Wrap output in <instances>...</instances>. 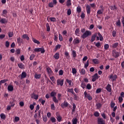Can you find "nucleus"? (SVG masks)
<instances>
[{
  "instance_id": "nucleus-46",
  "label": "nucleus",
  "mask_w": 124,
  "mask_h": 124,
  "mask_svg": "<svg viewBox=\"0 0 124 124\" xmlns=\"http://www.w3.org/2000/svg\"><path fill=\"white\" fill-rule=\"evenodd\" d=\"M0 117L1 119H2L3 120H5V114L3 113H1L0 115Z\"/></svg>"
},
{
  "instance_id": "nucleus-55",
  "label": "nucleus",
  "mask_w": 124,
  "mask_h": 124,
  "mask_svg": "<svg viewBox=\"0 0 124 124\" xmlns=\"http://www.w3.org/2000/svg\"><path fill=\"white\" fill-rule=\"evenodd\" d=\"M50 80H52V82L55 84V82H56V79H55V78H54V77H51L50 78Z\"/></svg>"
},
{
  "instance_id": "nucleus-37",
  "label": "nucleus",
  "mask_w": 124,
  "mask_h": 124,
  "mask_svg": "<svg viewBox=\"0 0 124 124\" xmlns=\"http://www.w3.org/2000/svg\"><path fill=\"white\" fill-rule=\"evenodd\" d=\"M52 99L54 103H59V100L57 99L56 97H53Z\"/></svg>"
},
{
  "instance_id": "nucleus-27",
  "label": "nucleus",
  "mask_w": 124,
  "mask_h": 124,
  "mask_svg": "<svg viewBox=\"0 0 124 124\" xmlns=\"http://www.w3.org/2000/svg\"><path fill=\"white\" fill-rule=\"evenodd\" d=\"M8 21L7 19H6V18H1V21L0 23H1L2 24H6V23H7Z\"/></svg>"
},
{
  "instance_id": "nucleus-30",
  "label": "nucleus",
  "mask_w": 124,
  "mask_h": 124,
  "mask_svg": "<svg viewBox=\"0 0 124 124\" xmlns=\"http://www.w3.org/2000/svg\"><path fill=\"white\" fill-rule=\"evenodd\" d=\"M110 9H111V10H117L118 9V7H117V6H116L115 5L114 6H110L109 7Z\"/></svg>"
},
{
  "instance_id": "nucleus-20",
  "label": "nucleus",
  "mask_w": 124,
  "mask_h": 124,
  "mask_svg": "<svg viewBox=\"0 0 124 124\" xmlns=\"http://www.w3.org/2000/svg\"><path fill=\"white\" fill-rule=\"evenodd\" d=\"M26 77H27V73H26V72H22L21 73L20 78L24 79V78H26Z\"/></svg>"
},
{
  "instance_id": "nucleus-17",
  "label": "nucleus",
  "mask_w": 124,
  "mask_h": 124,
  "mask_svg": "<svg viewBox=\"0 0 124 124\" xmlns=\"http://www.w3.org/2000/svg\"><path fill=\"white\" fill-rule=\"evenodd\" d=\"M68 107V103H67V102H64L63 104H61V107L63 109H64L65 107Z\"/></svg>"
},
{
  "instance_id": "nucleus-40",
  "label": "nucleus",
  "mask_w": 124,
  "mask_h": 124,
  "mask_svg": "<svg viewBox=\"0 0 124 124\" xmlns=\"http://www.w3.org/2000/svg\"><path fill=\"white\" fill-rule=\"evenodd\" d=\"M118 46H119V43H115L112 45V48H117V47H118Z\"/></svg>"
},
{
  "instance_id": "nucleus-43",
  "label": "nucleus",
  "mask_w": 124,
  "mask_h": 124,
  "mask_svg": "<svg viewBox=\"0 0 124 124\" xmlns=\"http://www.w3.org/2000/svg\"><path fill=\"white\" fill-rule=\"evenodd\" d=\"M86 89L87 90H92V85H91V84L90 83L87 84L86 86Z\"/></svg>"
},
{
  "instance_id": "nucleus-32",
  "label": "nucleus",
  "mask_w": 124,
  "mask_h": 124,
  "mask_svg": "<svg viewBox=\"0 0 124 124\" xmlns=\"http://www.w3.org/2000/svg\"><path fill=\"white\" fill-rule=\"evenodd\" d=\"M56 94H57V93L53 91L50 93V96L52 98L56 97Z\"/></svg>"
},
{
  "instance_id": "nucleus-25",
  "label": "nucleus",
  "mask_w": 124,
  "mask_h": 124,
  "mask_svg": "<svg viewBox=\"0 0 124 124\" xmlns=\"http://www.w3.org/2000/svg\"><path fill=\"white\" fill-rule=\"evenodd\" d=\"M7 90L9 91V92H12L13 90H14V88L12 85H9L8 86Z\"/></svg>"
},
{
  "instance_id": "nucleus-29",
  "label": "nucleus",
  "mask_w": 124,
  "mask_h": 124,
  "mask_svg": "<svg viewBox=\"0 0 124 124\" xmlns=\"http://www.w3.org/2000/svg\"><path fill=\"white\" fill-rule=\"evenodd\" d=\"M34 78L35 79H40L41 78V74H35Z\"/></svg>"
},
{
  "instance_id": "nucleus-22",
  "label": "nucleus",
  "mask_w": 124,
  "mask_h": 124,
  "mask_svg": "<svg viewBox=\"0 0 124 124\" xmlns=\"http://www.w3.org/2000/svg\"><path fill=\"white\" fill-rule=\"evenodd\" d=\"M53 58H54L55 60H59L60 59V53L59 52L55 53L53 56Z\"/></svg>"
},
{
  "instance_id": "nucleus-62",
  "label": "nucleus",
  "mask_w": 124,
  "mask_h": 124,
  "mask_svg": "<svg viewBox=\"0 0 124 124\" xmlns=\"http://www.w3.org/2000/svg\"><path fill=\"white\" fill-rule=\"evenodd\" d=\"M104 48L106 50H108V49H109V45L108 44H105L104 45Z\"/></svg>"
},
{
  "instance_id": "nucleus-44",
  "label": "nucleus",
  "mask_w": 124,
  "mask_h": 124,
  "mask_svg": "<svg viewBox=\"0 0 124 124\" xmlns=\"http://www.w3.org/2000/svg\"><path fill=\"white\" fill-rule=\"evenodd\" d=\"M7 81H8V79L1 80L0 81V85H1V84H4V83H6V82H7Z\"/></svg>"
},
{
  "instance_id": "nucleus-36",
  "label": "nucleus",
  "mask_w": 124,
  "mask_h": 124,
  "mask_svg": "<svg viewBox=\"0 0 124 124\" xmlns=\"http://www.w3.org/2000/svg\"><path fill=\"white\" fill-rule=\"evenodd\" d=\"M77 11L78 13H81V11H82V9H81V7L80 6H78L77 8Z\"/></svg>"
},
{
  "instance_id": "nucleus-31",
  "label": "nucleus",
  "mask_w": 124,
  "mask_h": 124,
  "mask_svg": "<svg viewBox=\"0 0 124 124\" xmlns=\"http://www.w3.org/2000/svg\"><path fill=\"white\" fill-rule=\"evenodd\" d=\"M46 28L47 31H51V28H50V25H49V23H47L46 24Z\"/></svg>"
},
{
  "instance_id": "nucleus-50",
  "label": "nucleus",
  "mask_w": 124,
  "mask_h": 124,
  "mask_svg": "<svg viewBox=\"0 0 124 124\" xmlns=\"http://www.w3.org/2000/svg\"><path fill=\"white\" fill-rule=\"evenodd\" d=\"M61 47H62V45H57L55 46V51H57V50H58V49H61Z\"/></svg>"
},
{
  "instance_id": "nucleus-16",
  "label": "nucleus",
  "mask_w": 124,
  "mask_h": 124,
  "mask_svg": "<svg viewBox=\"0 0 124 124\" xmlns=\"http://www.w3.org/2000/svg\"><path fill=\"white\" fill-rule=\"evenodd\" d=\"M117 75H114L113 76V75H111L110 76V79H112V81L114 82V81H116L117 80Z\"/></svg>"
},
{
  "instance_id": "nucleus-24",
  "label": "nucleus",
  "mask_w": 124,
  "mask_h": 124,
  "mask_svg": "<svg viewBox=\"0 0 124 124\" xmlns=\"http://www.w3.org/2000/svg\"><path fill=\"white\" fill-rule=\"evenodd\" d=\"M32 41H33L34 43H35L36 44H38V45H39V44H40V42H39V41L36 40L34 38H32Z\"/></svg>"
},
{
  "instance_id": "nucleus-47",
  "label": "nucleus",
  "mask_w": 124,
  "mask_h": 124,
  "mask_svg": "<svg viewBox=\"0 0 124 124\" xmlns=\"http://www.w3.org/2000/svg\"><path fill=\"white\" fill-rule=\"evenodd\" d=\"M66 5L67 6H70V5H71V0H67Z\"/></svg>"
},
{
  "instance_id": "nucleus-53",
  "label": "nucleus",
  "mask_w": 124,
  "mask_h": 124,
  "mask_svg": "<svg viewBox=\"0 0 124 124\" xmlns=\"http://www.w3.org/2000/svg\"><path fill=\"white\" fill-rule=\"evenodd\" d=\"M35 57V55L34 54H31L30 57V61H32L33 59H34V57Z\"/></svg>"
},
{
  "instance_id": "nucleus-60",
  "label": "nucleus",
  "mask_w": 124,
  "mask_h": 124,
  "mask_svg": "<svg viewBox=\"0 0 124 124\" xmlns=\"http://www.w3.org/2000/svg\"><path fill=\"white\" fill-rule=\"evenodd\" d=\"M95 46L97 47L98 48H99V47H101V44H100V42H98L95 44Z\"/></svg>"
},
{
  "instance_id": "nucleus-23",
  "label": "nucleus",
  "mask_w": 124,
  "mask_h": 124,
  "mask_svg": "<svg viewBox=\"0 0 124 124\" xmlns=\"http://www.w3.org/2000/svg\"><path fill=\"white\" fill-rule=\"evenodd\" d=\"M92 62L93 63H94V64H98L99 63V60H98L97 59H93Z\"/></svg>"
},
{
  "instance_id": "nucleus-59",
  "label": "nucleus",
  "mask_w": 124,
  "mask_h": 124,
  "mask_svg": "<svg viewBox=\"0 0 124 124\" xmlns=\"http://www.w3.org/2000/svg\"><path fill=\"white\" fill-rule=\"evenodd\" d=\"M68 92L69 93H71L72 94H73V93H74V91L73 90V88L68 89Z\"/></svg>"
},
{
  "instance_id": "nucleus-57",
  "label": "nucleus",
  "mask_w": 124,
  "mask_h": 124,
  "mask_svg": "<svg viewBox=\"0 0 124 124\" xmlns=\"http://www.w3.org/2000/svg\"><path fill=\"white\" fill-rule=\"evenodd\" d=\"M81 88H82V89L86 88V83H85L84 82H82L81 84Z\"/></svg>"
},
{
  "instance_id": "nucleus-63",
  "label": "nucleus",
  "mask_w": 124,
  "mask_h": 124,
  "mask_svg": "<svg viewBox=\"0 0 124 124\" xmlns=\"http://www.w3.org/2000/svg\"><path fill=\"white\" fill-rule=\"evenodd\" d=\"M51 110H55L56 109L55 108V104H52L51 105Z\"/></svg>"
},
{
  "instance_id": "nucleus-52",
  "label": "nucleus",
  "mask_w": 124,
  "mask_h": 124,
  "mask_svg": "<svg viewBox=\"0 0 124 124\" xmlns=\"http://www.w3.org/2000/svg\"><path fill=\"white\" fill-rule=\"evenodd\" d=\"M17 43L21 44L22 43V39H21L20 37H18L17 39Z\"/></svg>"
},
{
  "instance_id": "nucleus-13",
  "label": "nucleus",
  "mask_w": 124,
  "mask_h": 124,
  "mask_svg": "<svg viewBox=\"0 0 124 124\" xmlns=\"http://www.w3.org/2000/svg\"><path fill=\"white\" fill-rule=\"evenodd\" d=\"M81 42V40L79 39V38H76L75 39L73 42V43L75 44H79Z\"/></svg>"
},
{
  "instance_id": "nucleus-6",
  "label": "nucleus",
  "mask_w": 124,
  "mask_h": 124,
  "mask_svg": "<svg viewBox=\"0 0 124 124\" xmlns=\"http://www.w3.org/2000/svg\"><path fill=\"white\" fill-rule=\"evenodd\" d=\"M56 116L57 121L59 122V123H61V122H62V117L61 116V114H60V113L57 112L56 113Z\"/></svg>"
},
{
  "instance_id": "nucleus-61",
  "label": "nucleus",
  "mask_w": 124,
  "mask_h": 124,
  "mask_svg": "<svg viewBox=\"0 0 124 124\" xmlns=\"http://www.w3.org/2000/svg\"><path fill=\"white\" fill-rule=\"evenodd\" d=\"M49 20L51 22H56V18L55 17H50Z\"/></svg>"
},
{
  "instance_id": "nucleus-19",
  "label": "nucleus",
  "mask_w": 124,
  "mask_h": 124,
  "mask_svg": "<svg viewBox=\"0 0 124 124\" xmlns=\"http://www.w3.org/2000/svg\"><path fill=\"white\" fill-rule=\"evenodd\" d=\"M39 96L38 95H37L36 94L33 93L31 95V98H34V99H35L36 100L38 99V97Z\"/></svg>"
},
{
  "instance_id": "nucleus-58",
  "label": "nucleus",
  "mask_w": 124,
  "mask_h": 124,
  "mask_svg": "<svg viewBox=\"0 0 124 124\" xmlns=\"http://www.w3.org/2000/svg\"><path fill=\"white\" fill-rule=\"evenodd\" d=\"M58 39H59V38L58 37V35H54V41H56V42H58Z\"/></svg>"
},
{
  "instance_id": "nucleus-4",
  "label": "nucleus",
  "mask_w": 124,
  "mask_h": 124,
  "mask_svg": "<svg viewBox=\"0 0 124 124\" xmlns=\"http://www.w3.org/2000/svg\"><path fill=\"white\" fill-rule=\"evenodd\" d=\"M34 52H41V54H44L45 53V49H44V47H38L35 48L34 50Z\"/></svg>"
},
{
  "instance_id": "nucleus-38",
  "label": "nucleus",
  "mask_w": 124,
  "mask_h": 124,
  "mask_svg": "<svg viewBox=\"0 0 124 124\" xmlns=\"http://www.w3.org/2000/svg\"><path fill=\"white\" fill-rule=\"evenodd\" d=\"M115 24L117 26V27H121V20L119 19L117 21H116Z\"/></svg>"
},
{
  "instance_id": "nucleus-11",
  "label": "nucleus",
  "mask_w": 124,
  "mask_h": 124,
  "mask_svg": "<svg viewBox=\"0 0 124 124\" xmlns=\"http://www.w3.org/2000/svg\"><path fill=\"white\" fill-rule=\"evenodd\" d=\"M106 90L109 93H111L112 92V86L111 85L108 84L106 87Z\"/></svg>"
},
{
  "instance_id": "nucleus-42",
  "label": "nucleus",
  "mask_w": 124,
  "mask_h": 124,
  "mask_svg": "<svg viewBox=\"0 0 124 124\" xmlns=\"http://www.w3.org/2000/svg\"><path fill=\"white\" fill-rule=\"evenodd\" d=\"M96 106L97 109H100V108H101V107L102 106V105H101L100 103H99L96 104Z\"/></svg>"
},
{
  "instance_id": "nucleus-5",
  "label": "nucleus",
  "mask_w": 124,
  "mask_h": 124,
  "mask_svg": "<svg viewBox=\"0 0 124 124\" xmlns=\"http://www.w3.org/2000/svg\"><path fill=\"white\" fill-rule=\"evenodd\" d=\"M101 9L98 10L97 12V15H101L103 14V12H104V7L103 6L101 5L100 6Z\"/></svg>"
},
{
  "instance_id": "nucleus-54",
  "label": "nucleus",
  "mask_w": 124,
  "mask_h": 124,
  "mask_svg": "<svg viewBox=\"0 0 124 124\" xmlns=\"http://www.w3.org/2000/svg\"><path fill=\"white\" fill-rule=\"evenodd\" d=\"M43 120L44 122H45V123H46V122H47V121H48V118H47V116H43Z\"/></svg>"
},
{
  "instance_id": "nucleus-51",
  "label": "nucleus",
  "mask_w": 124,
  "mask_h": 124,
  "mask_svg": "<svg viewBox=\"0 0 124 124\" xmlns=\"http://www.w3.org/2000/svg\"><path fill=\"white\" fill-rule=\"evenodd\" d=\"M67 14L68 16L71 15V9H68L67 11Z\"/></svg>"
},
{
  "instance_id": "nucleus-8",
  "label": "nucleus",
  "mask_w": 124,
  "mask_h": 124,
  "mask_svg": "<svg viewBox=\"0 0 124 124\" xmlns=\"http://www.w3.org/2000/svg\"><path fill=\"white\" fill-rule=\"evenodd\" d=\"M84 95L85 97H87V98H88V100H89L90 101L93 100L92 96H91L90 94H88V93H87L86 91L84 92Z\"/></svg>"
},
{
  "instance_id": "nucleus-48",
  "label": "nucleus",
  "mask_w": 124,
  "mask_h": 124,
  "mask_svg": "<svg viewBox=\"0 0 124 124\" xmlns=\"http://www.w3.org/2000/svg\"><path fill=\"white\" fill-rule=\"evenodd\" d=\"M93 115L95 117H99L100 114L98 111H95Z\"/></svg>"
},
{
  "instance_id": "nucleus-34",
  "label": "nucleus",
  "mask_w": 124,
  "mask_h": 124,
  "mask_svg": "<svg viewBox=\"0 0 124 124\" xmlns=\"http://www.w3.org/2000/svg\"><path fill=\"white\" fill-rule=\"evenodd\" d=\"M79 33H80V30L78 28H77L75 31V34L78 36H79Z\"/></svg>"
},
{
  "instance_id": "nucleus-21",
  "label": "nucleus",
  "mask_w": 124,
  "mask_h": 124,
  "mask_svg": "<svg viewBox=\"0 0 124 124\" xmlns=\"http://www.w3.org/2000/svg\"><path fill=\"white\" fill-rule=\"evenodd\" d=\"M18 67L20 68V69H25V65L23 64V63H19L17 64Z\"/></svg>"
},
{
  "instance_id": "nucleus-9",
  "label": "nucleus",
  "mask_w": 124,
  "mask_h": 124,
  "mask_svg": "<svg viewBox=\"0 0 124 124\" xmlns=\"http://www.w3.org/2000/svg\"><path fill=\"white\" fill-rule=\"evenodd\" d=\"M86 10L87 15H90L91 14V6L90 5H87Z\"/></svg>"
},
{
  "instance_id": "nucleus-45",
  "label": "nucleus",
  "mask_w": 124,
  "mask_h": 124,
  "mask_svg": "<svg viewBox=\"0 0 124 124\" xmlns=\"http://www.w3.org/2000/svg\"><path fill=\"white\" fill-rule=\"evenodd\" d=\"M50 120H51L52 123H56V122H57V120L54 117H51L50 118Z\"/></svg>"
},
{
  "instance_id": "nucleus-12",
  "label": "nucleus",
  "mask_w": 124,
  "mask_h": 124,
  "mask_svg": "<svg viewBox=\"0 0 124 124\" xmlns=\"http://www.w3.org/2000/svg\"><path fill=\"white\" fill-rule=\"evenodd\" d=\"M57 85L58 86H61V87H62V86H63V79H58Z\"/></svg>"
},
{
  "instance_id": "nucleus-14",
  "label": "nucleus",
  "mask_w": 124,
  "mask_h": 124,
  "mask_svg": "<svg viewBox=\"0 0 124 124\" xmlns=\"http://www.w3.org/2000/svg\"><path fill=\"white\" fill-rule=\"evenodd\" d=\"M7 13H8V11H7V10L4 9L2 11L1 16H3V17H6Z\"/></svg>"
},
{
  "instance_id": "nucleus-64",
  "label": "nucleus",
  "mask_w": 124,
  "mask_h": 124,
  "mask_svg": "<svg viewBox=\"0 0 124 124\" xmlns=\"http://www.w3.org/2000/svg\"><path fill=\"white\" fill-rule=\"evenodd\" d=\"M89 66V60H88L86 62V63L84 65L85 68H87Z\"/></svg>"
},
{
  "instance_id": "nucleus-2",
  "label": "nucleus",
  "mask_w": 124,
  "mask_h": 124,
  "mask_svg": "<svg viewBox=\"0 0 124 124\" xmlns=\"http://www.w3.org/2000/svg\"><path fill=\"white\" fill-rule=\"evenodd\" d=\"M90 35H92V32L90 31L87 30L81 36V38H83V39H85V38H87V37H88V36H90Z\"/></svg>"
},
{
  "instance_id": "nucleus-15",
  "label": "nucleus",
  "mask_w": 124,
  "mask_h": 124,
  "mask_svg": "<svg viewBox=\"0 0 124 124\" xmlns=\"http://www.w3.org/2000/svg\"><path fill=\"white\" fill-rule=\"evenodd\" d=\"M21 38L23 39H26L27 40H30V37H29V35L28 34H24L22 36Z\"/></svg>"
},
{
  "instance_id": "nucleus-3",
  "label": "nucleus",
  "mask_w": 124,
  "mask_h": 124,
  "mask_svg": "<svg viewBox=\"0 0 124 124\" xmlns=\"http://www.w3.org/2000/svg\"><path fill=\"white\" fill-rule=\"evenodd\" d=\"M120 54H121V53L117 52V51L116 50H112V55L113 58H119L120 56Z\"/></svg>"
},
{
  "instance_id": "nucleus-33",
  "label": "nucleus",
  "mask_w": 124,
  "mask_h": 124,
  "mask_svg": "<svg viewBox=\"0 0 124 124\" xmlns=\"http://www.w3.org/2000/svg\"><path fill=\"white\" fill-rule=\"evenodd\" d=\"M72 69V73H73V75H75V74L77 73V70H76V68H73Z\"/></svg>"
},
{
  "instance_id": "nucleus-49",
  "label": "nucleus",
  "mask_w": 124,
  "mask_h": 124,
  "mask_svg": "<svg viewBox=\"0 0 124 124\" xmlns=\"http://www.w3.org/2000/svg\"><path fill=\"white\" fill-rule=\"evenodd\" d=\"M59 38L60 41H62L63 40V38L62 37V35L61 34H59Z\"/></svg>"
},
{
  "instance_id": "nucleus-1",
  "label": "nucleus",
  "mask_w": 124,
  "mask_h": 124,
  "mask_svg": "<svg viewBox=\"0 0 124 124\" xmlns=\"http://www.w3.org/2000/svg\"><path fill=\"white\" fill-rule=\"evenodd\" d=\"M95 38H96L97 40H100V41H103V36L100 33V32H98V33H94L91 37V42H93L94 40H95Z\"/></svg>"
},
{
  "instance_id": "nucleus-41",
  "label": "nucleus",
  "mask_w": 124,
  "mask_h": 124,
  "mask_svg": "<svg viewBox=\"0 0 124 124\" xmlns=\"http://www.w3.org/2000/svg\"><path fill=\"white\" fill-rule=\"evenodd\" d=\"M80 72L82 75L86 74V70L84 68L81 69V71H80Z\"/></svg>"
},
{
  "instance_id": "nucleus-35",
  "label": "nucleus",
  "mask_w": 124,
  "mask_h": 124,
  "mask_svg": "<svg viewBox=\"0 0 124 124\" xmlns=\"http://www.w3.org/2000/svg\"><path fill=\"white\" fill-rule=\"evenodd\" d=\"M72 124H77V123L78 122V119L77 118H73V120H72Z\"/></svg>"
},
{
  "instance_id": "nucleus-56",
  "label": "nucleus",
  "mask_w": 124,
  "mask_h": 124,
  "mask_svg": "<svg viewBox=\"0 0 124 124\" xmlns=\"http://www.w3.org/2000/svg\"><path fill=\"white\" fill-rule=\"evenodd\" d=\"M48 7L51 8L54 7V3H53V2H51L48 3Z\"/></svg>"
},
{
  "instance_id": "nucleus-10",
  "label": "nucleus",
  "mask_w": 124,
  "mask_h": 124,
  "mask_svg": "<svg viewBox=\"0 0 124 124\" xmlns=\"http://www.w3.org/2000/svg\"><path fill=\"white\" fill-rule=\"evenodd\" d=\"M99 76H98V75L97 73L95 74L93 76V77L92 78V81L93 82H95L96 81L97 79H98L99 78Z\"/></svg>"
},
{
  "instance_id": "nucleus-28",
  "label": "nucleus",
  "mask_w": 124,
  "mask_h": 124,
  "mask_svg": "<svg viewBox=\"0 0 124 124\" xmlns=\"http://www.w3.org/2000/svg\"><path fill=\"white\" fill-rule=\"evenodd\" d=\"M64 55L67 60H69V59H70V56H69V53L68 52L65 51L64 53Z\"/></svg>"
},
{
  "instance_id": "nucleus-7",
  "label": "nucleus",
  "mask_w": 124,
  "mask_h": 124,
  "mask_svg": "<svg viewBox=\"0 0 124 124\" xmlns=\"http://www.w3.org/2000/svg\"><path fill=\"white\" fill-rule=\"evenodd\" d=\"M97 124H106L105 121L102 118H97Z\"/></svg>"
},
{
  "instance_id": "nucleus-26",
  "label": "nucleus",
  "mask_w": 124,
  "mask_h": 124,
  "mask_svg": "<svg viewBox=\"0 0 124 124\" xmlns=\"http://www.w3.org/2000/svg\"><path fill=\"white\" fill-rule=\"evenodd\" d=\"M72 55L73 56V58L75 59L77 57V54L76 53V51L73 50L72 52Z\"/></svg>"
},
{
  "instance_id": "nucleus-18",
  "label": "nucleus",
  "mask_w": 124,
  "mask_h": 124,
  "mask_svg": "<svg viewBox=\"0 0 124 124\" xmlns=\"http://www.w3.org/2000/svg\"><path fill=\"white\" fill-rule=\"evenodd\" d=\"M46 71L48 74V75H51L52 73H53V71L50 67L46 68Z\"/></svg>"
},
{
  "instance_id": "nucleus-39",
  "label": "nucleus",
  "mask_w": 124,
  "mask_h": 124,
  "mask_svg": "<svg viewBox=\"0 0 124 124\" xmlns=\"http://www.w3.org/2000/svg\"><path fill=\"white\" fill-rule=\"evenodd\" d=\"M76 109V105L75 104H73V109L72 110V113H74L75 112V110Z\"/></svg>"
}]
</instances>
